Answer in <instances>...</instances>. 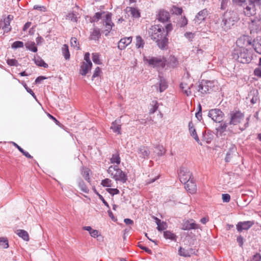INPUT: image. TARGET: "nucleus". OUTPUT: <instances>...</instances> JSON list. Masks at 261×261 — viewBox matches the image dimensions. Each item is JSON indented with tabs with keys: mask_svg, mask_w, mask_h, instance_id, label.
Segmentation results:
<instances>
[{
	"mask_svg": "<svg viewBox=\"0 0 261 261\" xmlns=\"http://www.w3.org/2000/svg\"><path fill=\"white\" fill-rule=\"evenodd\" d=\"M112 13L108 12L103 20V24L105 25V28H108L109 30H112V28L114 26V24L112 21Z\"/></svg>",
	"mask_w": 261,
	"mask_h": 261,
	"instance_id": "6ab92c4d",
	"label": "nucleus"
},
{
	"mask_svg": "<svg viewBox=\"0 0 261 261\" xmlns=\"http://www.w3.org/2000/svg\"><path fill=\"white\" fill-rule=\"evenodd\" d=\"M198 109V111L196 113L195 117L199 121H200L202 119V107L200 104H199Z\"/></svg>",
	"mask_w": 261,
	"mask_h": 261,
	"instance_id": "4d7b16f0",
	"label": "nucleus"
},
{
	"mask_svg": "<svg viewBox=\"0 0 261 261\" xmlns=\"http://www.w3.org/2000/svg\"><path fill=\"white\" fill-rule=\"evenodd\" d=\"M101 185L104 187H111L112 186V180L109 178H105L101 180Z\"/></svg>",
	"mask_w": 261,
	"mask_h": 261,
	"instance_id": "8fccbe9b",
	"label": "nucleus"
},
{
	"mask_svg": "<svg viewBox=\"0 0 261 261\" xmlns=\"http://www.w3.org/2000/svg\"><path fill=\"white\" fill-rule=\"evenodd\" d=\"M252 46L257 53L261 55V36L257 37L256 39L253 40Z\"/></svg>",
	"mask_w": 261,
	"mask_h": 261,
	"instance_id": "a878e982",
	"label": "nucleus"
},
{
	"mask_svg": "<svg viewBox=\"0 0 261 261\" xmlns=\"http://www.w3.org/2000/svg\"><path fill=\"white\" fill-rule=\"evenodd\" d=\"M163 236L166 240H170L174 242H176L177 241V236L170 230L164 231Z\"/></svg>",
	"mask_w": 261,
	"mask_h": 261,
	"instance_id": "bb28decb",
	"label": "nucleus"
},
{
	"mask_svg": "<svg viewBox=\"0 0 261 261\" xmlns=\"http://www.w3.org/2000/svg\"><path fill=\"white\" fill-rule=\"evenodd\" d=\"M233 4L239 6H243L247 4V0H232Z\"/></svg>",
	"mask_w": 261,
	"mask_h": 261,
	"instance_id": "5fc2aeb1",
	"label": "nucleus"
},
{
	"mask_svg": "<svg viewBox=\"0 0 261 261\" xmlns=\"http://www.w3.org/2000/svg\"><path fill=\"white\" fill-rule=\"evenodd\" d=\"M155 222L157 226V229L159 231H161L166 229L167 227V223L164 221H161L159 218L155 217Z\"/></svg>",
	"mask_w": 261,
	"mask_h": 261,
	"instance_id": "473e14b6",
	"label": "nucleus"
},
{
	"mask_svg": "<svg viewBox=\"0 0 261 261\" xmlns=\"http://www.w3.org/2000/svg\"><path fill=\"white\" fill-rule=\"evenodd\" d=\"M13 18V15L10 14L4 19L3 21L4 25L3 27V29L5 30V32L8 33L11 31L12 28L10 26V23Z\"/></svg>",
	"mask_w": 261,
	"mask_h": 261,
	"instance_id": "412c9836",
	"label": "nucleus"
},
{
	"mask_svg": "<svg viewBox=\"0 0 261 261\" xmlns=\"http://www.w3.org/2000/svg\"><path fill=\"white\" fill-rule=\"evenodd\" d=\"M144 61L146 62L148 65L157 70L164 69L167 65V60L164 56L144 57Z\"/></svg>",
	"mask_w": 261,
	"mask_h": 261,
	"instance_id": "7ed1b4c3",
	"label": "nucleus"
},
{
	"mask_svg": "<svg viewBox=\"0 0 261 261\" xmlns=\"http://www.w3.org/2000/svg\"><path fill=\"white\" fill-rule=\"evenodd\" d=\"M137 152L140 158L142 159H148L150 154V151L146 146H141L138 148Z\"/></svg>",
	"mask_w": 261,
	"mask_h": 261,
	"instance_id": "5701e85b",
	"label": "nucleus"
},
{
	"mask_svg": "<svg viewBox=\"0 0 261 261\" xmlns=\"http://www.w3.org/2000/svg\"><path fill=\"white\" fill-rule=\"evenodd\" d=\"M160 81L159 83V90L160 92H162L165 91L168 87V85L165 80L161 76H159Z\"/></svg>",
	"mask_w": 261,
	"mask_h": 261,
	"instance_id": "58836bf2",
	"label": "nucleus"
},
{
	"mask_svg": "<svg viewBox=\"0 0 261 261\" xmlns=\"http://www.w3.org/2000/svg\"><path fill=\"white\" fill-rule=\"evenodd\" d=\"M253 42L251 41V39L248 36L244 35L238 38L236 41L237 47H245L252 45Z\"/></svg>",
	"mask_w": 261,
	"mask_h": 261,
	"instance_id": "f8f14e48",
	"label": "nucleus"
},
{
	"mask_svg": "<svg viewBox=\"0 0 261 261\" xmlns=\"http://www.w3.org/2000/svg\"><path fill=\"white\" fill-rule=\"evenodd\" d=\"M188 126H189V132L190 133V135L195 139V140L197 143H199V139L197 134L196 129L194 128V126L192 121L189 122Z\"/></svg>",
	"mask_w": 261,
	"mask_h": 261,
	"instance_id": "393cba45",
	"label": "nucleus"
},
{
	"mask_svg": "<svg viewBox=\"0 0 261 261\" xmlns=\"http://www.w3.org/2000/svg\"><path fill=\"white\" fill-rule=\"evenodd\" d=\"M0 247L4 249L8 248V241L6 238H0Z\"/></svg>",
	"mask_w": 261,
	"mask_h": 261,
	"instance_id": "de8ad7c7",
	"label": "nucleus"
},
{
	"mask_svg": "<svg viewBox=\"0 0 261 261\" xmlns=\"http://www.w3.org/2000/svg\"><path fill=\"white\" fill-rule=\"evenodd\" d=\"M132 41V37H125L120 39L118 43V47L120 50L124 49Z\"/></svg>",
	"mask_w": 261,
	"mask_h": 261,
	"instance_id": "b1692460",
	"label": "nucleus"
},
{
	"mask_svg": "<svg viewBox=\"0 0 261 261\" xmlns=\"http://www.w3.org/2000/svg\"><path fill=\"white\" fill-rule=\"evenodd\" d=\"M107 172L116 181H119L124 184L127 180V174L120 169L118 165L110 166Z\"/></svg>",
	"mask_w": 261,
	"mask_h": 261,
	"instance_id": "39448f33",
	"label": "nucleus"
},
{
	"mask_svg": "<svg viewBox=\"0 0 261 261\" xmlns=\"http://www.w3.org/2000/svg\"><path fill=\"white\" fill-rule=\"evenodd\" d=\"M110 129L115 133H117L118 135L121 134V120L117 119L113 121L111 123Z\"/></svg>",
	"mask_w": 261,
	"mask_h": 261,
	"instance_id": "aec40b11",
	"label": "nucleus"
},
{
	"mask_svg": "<svg viewBox=\"0 0 261 261\" xmlns=\"http://www.w3.org/2000/svg\"><path fill=\"white\" fill-rule=\"evenodd\" d=\"M197 252V250L192 248L186 249L180 247L178 249V254L181 256L185 257H190L192 254H196Z\"/></svg>",
	"mask_w": 261,
	"mask_h": 261,
	"instance_id": "dca6fc26",
	"label": "nucleus"
},
{
	"mask_svg": "<svg viewBox=\"0 0 261 261\" xmlns=\"http://www.w3.org/2000/svg\"><path fill=\"white\" fill-rule=\"evenodd\" d=\"M179 180L181 182L185 183L192 178V173L187 168L181 167L178 171Z\"/></svg>",
	"mask_w": 261,
	"mask_h": 261,
	"instance_id": "9d476101",
	"label": "nucleus"
},
{
	"mask_svg": "<svg viewBox=\"0 0 261 261\" xmlns=\"http://www.w3.org/2000/svg\"><path fill=\"white\" fill-rule=\"evenodd\" d=\"M136 46L137 48H143L145 44L144 40L140 36L136 37Z\"/></svg>",
	"mask_w": 261,
	"mask_h": 261,
	"instance_id": "37998d69",
	"label": "nucleus"
},
{
	"mask_svg": "<svg viewBox=\"0 0 261 261\" xmlns=\"http://www.w3.org/2000/svg\"><path fill=\"white\" fill-rule=\"evenodd\" d=\"M193 221V219L184 221L182 224L181 229L184 230H190L199 228L200 225L194 222H192Z\"/></svg>",
	"mask_w": 261,
	"mask_h": 261,
	"instance_id": "2eb2a0df",
	"label": "nucleus"
},
{
	"mask_svg": "<svg viewBox=\"0 0 261 261\" xmlns=\"http://www.w3.org/2000/svg\"><path fill=\"white\" fill-rule=\"evenodd\" d=\"M89 172L90 170L87 168H83L81 174L84 179L87 181L90 184L91 179L89 177Z\"/></svg>",
	"mask_w": 261,
	"mask_h": 261,
	"instance_id": "ea45409f",
	"label": "nucleus"
},
{
	"mask_svg": "<svg viewBox=\"0 0 261 261\" xmlns=\"http://www.w3.org/2000/svg\"><path fill=\"white\" fill-rule=\"evenodd\" d=\"M70 42L71 46L73 47H77V49H80V47L77 46L79 45V42H77V40L76 38L71 37Z\"/></svg>",
	"mask_w": 261,
	"mask_h": 261,
	"instance_id": "bf43d9fd",
	"label": "nucleus"
},
{
	"mask_svg": "<svg viewBox=\"0 0 261 261\" xmlns=\"http://www.w3.org/2000/svg\"><path fill=\"white\" fill-rule=\"evenodd\" d=\"M21 84L23 85V86L24 87V88L27 91L28 93H29L35 99H36V96L35 95L32 89H31L30 88H29L28 87V86L27 85V84L24 82H22L21 83Z\"/></svg>",
	"mask_w": 261,
	"mask_h": 261,
	"instance_id": "864d4df0",
	"label": "nucleus"
},
{
	"mask_svg": "<svg viewBox=\"0 0 261 261\" xmlns=\"http://www.w3.org/2000/svg\"><path fill=\"white\" fill-rule=\"evenodd\" d=\"M101 33L99 29L94 28L91 33L89 39L93 40H98L100 38Z\"/></svg>",
	"mask_w": 261,
	"mask_h": 261,
	"instance_id": "cd10ccee",
	"label": "nucleus"
},
{
	"mask_svg": "<svg viewBox=\"0 0 261 261\" xmlns=\"http://www.w3.org/2000/svg\"><path fill=\"white\" fill-rule=\"evenodd\" d=\"M228 0H221L220 9L225 10L228 6Z\"/></svg>",
	"mask_w": 261,
	"mask_h": 261,
	"instance_id": "e2e57ef3",
	"label": "nucleus"
},
{
	"mask_svg": "<svg viewBox=\"0 0 261 261\" xmlns=\"http://www.w3.org/2000/svg\"><path fill=\"white\" fill-rule=\"evenodd\" d=\"M92 58L93 62L97 65H101L102 64L100 60L99 55L98 53H95L92 54Z\"/></svg>",
	"mask_w": 261,
	"mask_h": 261,
	"instance_id": "a18cd8bd",
	"label": "nucleus"
},
{
	"mask_svg": "<svg viewBox=\"0 0 261 261\" xmlns=\"http://www.w3.org/2000/svg\"><path fill=\"white\" fill-rule=\"evenodd\" d=\"M157 149V154L159 156L163 155L165 153V149L163 146L158 145L155 147Z\"/></svg>",
	"mask_w": 261,
	"mask_h": 261,
	"instance_id": "603ef678",
	"label": "nucleus"
},
{
	"mask_svg": "<svg viewBox=\"0 0 261 261\" xmlns=\"http://www.w3.org/2000/svg\"><path fill=\"white\" fill-rule=\"evenodd\" d=\"M208 15L207 10L206 9H204L200 11L194 19L195 23L200 24L202 21H204Z\"/></svg>",
	"mask_w": 261,
	"mask_h": 261,
	"instance_id": "a211bd4d",
	"label": "nucleus"
},
{
	"mask_svg": "<svg viewBox=\"0 0 261 261\" xmlns=\"http://www.w3.org/2000/svg\"><path fill=\"white\" fill-rule=\"evenodd\" d=\"M228 125H229L228 123H227L225 122L221 123L219 126L216 128L217 135L222 136L223 133L226 131Z\"/></svg>",
	"mask_w": 261,
	"mask_h": 261,
	"instance_id": "c85d7f7f",
	"label": "nucleus"
},
{
	"mask_svg": "<svg viewBox=\"0 0 261 261\" xmlns=\"http://www.w3.org/2000/svg\"><path fill=\"white\" fill-rule=\"evenodd\" d=\"M251 21V23L249 26L250 33H257L261 32V18L255 17Z\"/></svg>",
	"mask_w": 261,
	"mask_h": 261,
	"instance_id": "9b49d317",
	"label": "nucleus"
},
{
	"mask_svg": "<svg viewBox=\"0 0 261 261\" xmlns=\"http://www.w3.org/2000/svg\"><path fill=\"white\" fill-rule=\"evenodd\" d=\"M16 233L24 241H29V236L28 232L23 229H17L16 231Z\"/></svg>",
	"mask_w": 261,
	"mask_h": 261,
	"instance_id": "72a5a7b5",
	"label": "nucleus"
},
{
	"mask_svg": "<svg viewBox=\"0 0 261 261\" xmlns=\"http://www.w3.org/2000/svg\"><path fill=\"white\" fill-rule=\"evenodd\" d=\"M23 46H24V43L22 41H16L12 44L11 48L13 49H16L18 48L23 47Z\"/></svg>",
	"mask_w": 261,
	"mask_h": 261,
	"instance_id": "49530a36",
	"label": "nucleus"
},
{
	"mask_svg": "<svg viewBox=\"0 0 261 261\" xmlns=\"http://www.w3.org/2000/svg\"><path fill=\"white\" fill-rule=\"evenodd\" d=\"M106 191L112 196L119 194L120 193L119 190L117 188H108L106 189Z\"/></svg>",
	"mask_w": 261,
	"mask_h": 261,
	"instance_id": "6e6d98bb",
	"label": "nucleus"
},
{
	"mask_svg": "<svg viewBox=\"0 0 261 261\" xmlns=\"http://www.w3.org/2000/svg\"><path fill=\"white\" fill-rule=\"evenodd\" d=\"M35 63L38 66L43 67L45 68H47L48 67V65L47 63H46L43 60H42L40 57L37 56V57H34L33 59Z\"/></svg>",
	"mask_w": 261,
	"mask_h": 261,
	"instance_id": "e433bc0d",
	"label": "nucleus"
},
{
	"mask_svg": "<svg viewBox=\"0 0 261 261\" xmlns=\"http://www.w3.org/2000/svg\"><path fill=\"white\" fill-rule=\"evenodd\" d=\"M214 82L210 81L202 80L198 85L199 92L202 94L210 93L214 90Z\"/></svg>",
	"mask_w": 261,
	"mask_h": 261,
	"instance_id": "6e6552de",
	"label": "nucleus"
},
{
	"mask_svg": "<svg viewBox=\"0 0 261 261\" xmlns=\"http://www.w3.org/2000/svg\"><path fill=\"white\" fill-rule=\"evenodd\" d=\"M77 184H78L79 188L80 189V190L82 192H83L85 193H87V194L89 193V189L86 185L85 182L83 181V180L81 177H79L77 179Z\"/></svg>",
	"mask_w": 261,
	"mask_h": 261,
	"instance_id": "2f4dec72",
	"label": "nucleus"
},
{
	"mask_svg": "<svg viewBox=\"0 0 261 261\" xmlns=\"http://www.w3.org/2000/svg\"><path fill=\"white\" fill-rule=\"evenodd\" d=\"M207 116L215 122L221 123L223 121L224 114L219 109H213L209 110Z\"/></svg>",
	"mask_w": 261,
	"mask_h": 261,
	"instance_id": "0eeeda50",
	"label": "nucleus"
},
{
	"mask_svg": "<svg viewBox=\"0 0 261 261\" xmlns=\"http://www.w3.org/2000/svg\"><path fill=\"white\" fill-rule=\"evenodd\" d=\"M236 150V148L234 146H232V147H230L226 153V156L225 158V161L226 163H229L232 156L233 153L235 152Z\"/></svg>",
	"mask_w": 261,
	"mask_h": 261,
	"instance_id": "f704fd0d",
	"label": "nucleus"
},
{
	"mask_svg": "<svg viewBox=\"0 0 261 261\" xmlns=\"http://www.w3.org/2000/svg\"><path fill=\"white\" fill-rule=\"evenodd\" d=\"M237 241L239 243V246L242 247L244 242V239L242 236H239L237 238Z\"/></svg>",
	"mask_w": 261,
	"mask_h": 261,
	"instance_id": "0e129e2a",
	"label": "nucleus"
},
{
	"mask_svg": "<svg viewBox=\"0 0 261 261\" xmlns=\"http://www.w3.org/2000/svg\"><path fill=\"white\" fill-rule=\"evenodd\" d=\"M66 16L67 18L73 22H76L77 20L76 15L73 13H68Z\"/></svg>",
	"mask_w": 261,
	"mask_h": 261,
	"instance_id": "052dcab7",
	"label": "nucleus"
},
{
	"mask_svg": "<svg viewBox=\"0 0 261 261\" xmlns=\"http://www.w3.org/2000/svg\"><path fill=\"white\" fill-rule=\"evenodd\" d=\"M172 29V24L171 23L167 24L165 28L160 24H155L149 29L148 34L160 49L166 50L168 49L169 44L168 36Z\"/></svg>",
	"mask_w": 261,
	"mask_h": 261,
	"instance_id": "f257e3e1",
	"label": "nucleus"
},
{
	"mask_svg": "<svg viewBox=\"0 0 261 261\" xmlns=\"http://www.w3.org/2000/svg\"><path fill=\"white\" fill-rule=\"evenodd\" d=\"M151 108L149 110V114H152L154 113L159 108V103L156 100H153L151 104Z\"/></svg>",
	"mask_w": 261,
	"mask_h": 261,
	"instance_id": "79ce46f5",
	"label": "nucleus"
},
{
	"mask_svg": "<svg viewBox=\"0 0 261 261\" xmlns=\"http://www.w3.org/2000/svg\"><path fill=\"white\" fill-rule=\"evenodd\" d=\"M233 59L243 64L249 63L253 58V51L245 47H236L231 53Z\"/></svg>",
	"mask_w": 261,
	"mask_h": 261,
	"instance_id": "f03ea898",
	"label": "nucleus"
},
{
	"mask_svg": "<svg viewBox=\"0 0 261 261\" xmlns=\"http://www.w3.org/2000/svg\"><path fill=\"white\" fill-rule=\"evenodd\" d=\"M90 55L89 53H86L84 55L86 62H82L80 71V74L82 75H86L91 69L92 63L90 60Z\"/></svg>",
	"mask_w": 261,
	"mask_h": 261,
	"instance_id": "423d86ee",
	"label": "nucleus"
},
{
	"mask_svg": "<svg viewBox=\"0 0 261 261\" xmlns=\"http://www.w3.org/2000/svg\"><path fill=\"white\" fill-rule=\"evenodd\" d=\"M254 224V221H245L239 222L236 225V228L238 232L243 230H248Z\"/></svg>",
	"mask_w": 261,
	"mask_h": 261,
	"instance_id": "ddd939ff",
	"label": "nucleus"
},
{
	"mask_svg": "<svg viewBox=\"0 0 261 261\" xmlns=\"http://www.w3.org/2000/svg\"><path fill=\"white\" fill-rule=\"evenodd\" d=\"M252 261H261V255L256 253L252 257Z\"/></svg>",
	"mask_w": 261,
	"mask_h": 261,
	"instance_id": "774afa93",
	"label": "nucleus"
},
{
	"mask_svg": "<svg viewBox=\"0 0 261 261\" xmlns=\"http://www.w3.org/2000/svg\"><path fill=\"white\" fill-rule=\"evenodd\" d=\"M254 74L255 76L261 77V67H259L255 68L254 70Z\"/></svg>",
	"mask_w": 261,
	"mask_h": 261,
	"instance_id": "338daca9",
	"label": "nucleus"
},
{
	"mask_svg": "<svg viewBox=\"0 0 261 261\" xmlns=\"http://www.w3.org/2000/svg\"><path fill=\"white\" fill-rule=\"evenodd\" d=\"M193 86V84L188 86L187 83L182 82L180 84V88L182 90L184 93L188 96L191 94V88Z\"/></svg>",
	"mask_w": 261,
	"mask_h": 261,
	"instance_id": "c756f323",
	"label": "nucleus"
},
{
	"mask_svg": "<svg viewBox=\"0 0 261 261\" xmlns=\"http://www.w3.org/2000/svg\"><path fill=\"white\" fill-rule=\"evenodd\" d=\"M244 114L240 111H233L230 113L229 125H236L244 118Z\"/></svg>",
	"mask_w": 261,
	"mask_h": 261,
	"instance_id": "1a4fd4ad",
	"label": "nucleus"
},
{
	"mask_svg": "<svg viewBox=\"0 0 261 261\" xmlns=\"http://www.w3.org/2000/svg\"><path fill=\"white\" fill-rule=\"evenodd\" d=\"M111 163L112 164H117L119 165L120 163L121 159L119 156V154L117 153L116 154H113L112 158L110 159Z\"/></svg>",
	"mask_w": 261,
	"mask_h": 261,
	"instance_id": "a19ab883",
	"label": "nucleus"
},
{
	"mask_svg": "<svg viewBox=\"0 0 261 261\" xmlns=\"http://www.w3.org/2000/svg\"><path fill=\"white\" fill-rule=\"evenodd\" d=\"M138 247H139L140 249L144 250L146 252H147L149 254H152V251L148 248L147 247L144 246L142 245L141 242L138 243Z\"/></svg>",
	"mask_w": 261,
	"mask_h": 261,
	"instance_id": "680f3d73",
	"label": "nucleus"
},
{
	"mask_svg": "<svg viewBox=\"0 0 261 261\" xmlns=\"http://www.w3.org/2000/svg\"><path fill=\"white\" fill-rule=\"evenodd\" d=\"M170 18V13L164 9L159 10L156 19L161 22H165L169 21Z\"/></svg>",
	"mask_w": 261,
	"mask_h": 261,
	"instance_id": "f3484780",
	"label": "nucleus"
},
{
	"mask_svg": "<svg viewBox=\"0 0 261 261\" xmlns=\"http://www.w3.org/2000/svg\"><path fill=\"white\" fill-rule=\"evenodd\" d=\"M171 12L173 14L180 15L182 12V10L181 8L173 6L171 9Z\"/></svg>",
	"mask_w": 261,
	"mask_h": 261,
	"instance_id": "09e8293b",
	"label": "nucleus"
},
{
	"mask_svg": "<svg viewBox=\"0 0 261 261\" xmlns=\"http://www.w3.org/2000/svg\"><path fill=\"white\" fill-rule=\"evenodd\" d=\"M222 200L224 202H228L230 200V196L228 194H223Z\"/></svg>",
	"mask_w": 261,
	"mask_h": 261,
	"instance_id": "69168bd1",
	"label": "nucleus"
},
{
	"mask_svg": "<svg viewBox=\"0 0 261 261\" xmlns=\"http://www.w3.org/2000/svg\"><path fill=\"white\" fill-rule=\"evenodd\" d=\"M61 51L63 56L66 60H69L70 58V54L69 50V47L67 44H64L62 46Z\"/></svg>",
	"mask_w": 261,
	"mask_h": 261,
	"instance_id": "c9c22d12",
	"label": "nucleus"
},
{
	"mask_svg": "<svg viewBox=\"0 0 261 261\" xmlns=\"http://www.w3.org/2000/svg\"><path fill=\"white\" fill-rule=\"evenodd\" d=\"M101 73V71L100 68L99 67H97L94 71L93 74L92 76V80H94V79L95 77L99 76Z\"/></svg>",
	"mask_w": 261,
	"mask_h": 261,
	"instance_id": "13d9d810",
	"label": "nucleus"
},
{
	"mask_svg": "<svg viewBox=\"0 0 261 261\" xmlns=\"http://www.w3.org/2000/svg\"><path fill=\"white\" fill-rule=\"evenodd\" d=\"M183 184L185 185V188L189 193L194 194L196 193L197 186L194 178L188 180L187 182Z\"/></svg>",
	"mask_w": 261,
	"mask_h": 261,
	"instance_id": "4468645a",
	"label": "nucleus"
},
{
	"mask_svg": "<svg viewBox=\"0 0 261 261\" xmlns=\"http://www.w3.org/2000/svg\"><path fill=\"white\" fill-rule=\"evenodd\" d=\"M25 48L33 53H36L38 48L36 46L35 43L33 41H28L25 43Z\"/></svg>",
	"mask_w": 261,
	"mask_h": 261,
	"instance_id": "4c0bfd02",
	"label": "nucleus"
},
{
	"mask_svg": "<svg viewBox=\"0 0 261 261\" xmlns=\"http://www.w3.org/2000/svg\"><path fill=\"white\" fill-rule=\"evenodd\" d=\"M129 9L128 11L130 12L131 16L133 18L138 19L141 17V13L137 8L134 7H127Z\"/></svg>",
	"mask_w": 261,
	"mask_h": 261,
	"instance_id": "7c9ffc66",
	"label": "nucleus"
},
{
	"mask_svg": "<svg viewBox=\"0 0 261 261\" xmlns=\"http://www.w3.org/2000/svg\"><path fill=\"white\" fill-rule=\"evenodd\" d=\"M238 19L237 14L234 11H229L225 12L223 16L222 23L224 30L227 31L230 29Z\"/></svg>",
	"mask_w": 261,
	"mask_h": 261,
	"instance_id": "20e7f679",
	"label": "nucleus"
},
{
	"mask_svg": "<svg viewBox=\"0 0 261 261\" xmlns=\"http://www.w3.org/2000/svg\"><path fill=\"white\" fill-rule=\"evenodd\" d=\"M7 63L11 66L17 67L19 64L17 60L15 59H8L7 60Z\"/></svg>",
	"mask_w": 261,
	"mask_h": 261,
	"instance_id": "3c124183",
	"label": "nucleus"
},
{
	"mask_svg": "<svg viewBox=\"0 0 261 261\" xmlns=\"http://www.w3.org/2000/svg\"><path fill=\"white\" fill-rule=\"evenodd\" d=\"M244 14L248 17L253 16L256 14L255 4L249 2L248 5L244 10Z\"/></svg>",
	"mask_w": 261,
	"mask_h": 261,
	"instance_id": "4be33fe9",
	"label": "nucleus"
},
{
	"mask_svg": "<svg viewBox=\"0 0 261 261\" xmlns=\"http://www.w3.org/2000/svg\"><path fill=\"white\" fill-rule=\"evenodd\" d=\"M169 64L172 67H175L178 64V60L174 56H171L169 59Z\"/></svg>",
	"mask_w": 261,
	"mask_h": 261,
	"instance_id": "c03bdc74",
	"label": "nucleus"
}]
</instances>
